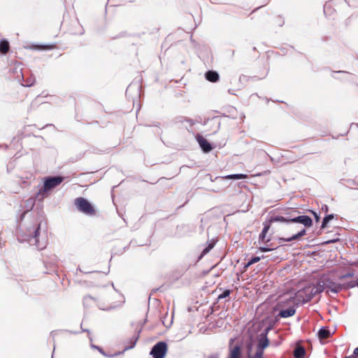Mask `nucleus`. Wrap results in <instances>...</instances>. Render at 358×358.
I'll list each match as a JSON object with an SVG mask.
<instances>
[{"label": "nucleus", "mask_w": 358, "mask_h": 358, "mask_svg": "<svg viewBox=\"0 0 358 358\" xmlns=\"http://www.w3.org/2000/svg\"><path fill=\"white\" fill-rule=\"evenodd\" d=\"M16 236L19 242H27L41 250L48 243L47 231L42 230V220L40 216L23 212L17 222Z\"/></svg>", "instance_id": "obj_1"}, {"label": "nucleus", "mask_w": 358, "mask_h": 358, "mask_svg": "<svg viewBox=\"0 0 358 358\" xmlns=\"http://www.w3.org/2000/svg\"><path fill=\"white\" fill-rule=\"evenodd\" d=\"M271 329V326L266 327L257 336V340L253 339L252 336H246L247 358H263L264 350L269 345L268 334Z\"/></svg>", "instance_id": "obj_2"}, {"label": "nucleus", "mask_w": 358, "mask_h": 358, "mask_svg": "<svg viewBox=\"0 0 358 358\" xmlns=\"http://www.w3.org/2000/svg\"><path fill=\"white\" fill-rule=\"evenodd\" d=\"M289 220L291 221V224H301L303 225V227H302L296 233L294 234L292 236L289 237L278 238V242L280 243L282 242H290L293 241L299 240L302 236H303L306 234V230L305 227H310L313 225V220L308 215H303L294 217L291 215Z\"/></svg>", "instance_id": "obj_3"}, {"label": "nucleus", "mask_w": 358, "mask_h": 358, "mask_svg": "<svg viewBox=\"0 0 358 358\" xmlns=\"http://www.w3.org/2000/svg\"><path fill=\"white\" fill-rule=\"evenodd\" d=\"M246 336L241 339L231 338L229 344V355L228 358L248 357Z\"/></svg>", "instance_id": "obj_4"}, {"label": "nucleus", "mask_w": 358, "mask_h": 358, "mask_svg": "<svg viewBox=\"0 0 358 358\" xmlns=\"http://www.w3.org/2000/svg\"><path fill=\"white\" fill-rule=\"evenodd\" d=\"M317 294L319 293L315 285L314 284L308 285L296 292L293 298L294 302L297 306L303 305L310 301Z\"/></svg>", "instance_id": "obj_5"}, {"label": "nucleus", "mask_w": 358, "mask_h": 358, "mask_svg": "<svg viewBox=\"0 0 358 358\" xmlns=\"http://www.w3.org/2000/svg\"><path fill=\"white\" fill-rule=\"evenodd\" d=\"M64 180L62 176H50L45 178L43 186L39 189L38 194H43L56 187Z\"/></svg>", "instance_id": "obj_6"}, {"label": "nucleus", "mask_w": 358, "mask_h": 358, "mask_svg": "<svg viewBox=\"0 0 358 358\" xmlns=\"http://www.w3.org/2000/svg\"><path fill=\"white\" fill-rule=\"evenodd\" d=\"M138 336H133L132 338H131L127 343V345H125L122 350H118L113 352L110 355L106 354L102 348H99V346H96L93 344L91 345L92 348H96L99 350V351L101 352V354L106 357H116L122 355L124 351L129 350L132 348H134L136 345V343L138 340Z\"/></svg>", "instance_id": "obj_7"}, {"label": "nucleus", "mask_w": 358, "mask_h": 358, "mask_svg": "<svg viewBox=\"0 0 358 358\" xmlns=\"http://www.w3.org/2000/svg\"><path fill=\"white\" fill-rule=\"evenodd\" d=\"M75 205L78 210L84 214L92 215L95 213V210L91 203L85 198L78 197L76 199Z\"/></svg>", "instance_id": "obj_8"}, {"label": "nucleus", "mask_w": 358, "mask_h": 358, "mask_svg": "<svg viewBox=\"0 0 358 358\" xmlns=\"http://www.w3.org/2000/svg\"><path fill=\"white\" fill-rule=\"evenodd\" d=\"M167 352V344L164 341L156 343L150 351L153 358H164Z\"/></svg>", "instance_id": "obj_9"}, {"label": "nucleus", "mask_w": 358, "mask_h": 358, "mask_svg": "<svg viewBox=\"0 0 358 358\" xmlns=\"http://www.w3.org/2000/svg\"><path fill=\"white\" fill-rule=\"evenodd\" d=\"M332 282L328 275H324L321 276L316 284H315L318 293L320 294L326 289L329 292L331 287Z\"/></svg>", "instance_id": "obj_10"}, {"label": "nucleus", "mask_w": 358, "mask_h": 358, "mask_svg": "<svg viewBox=\"0 0 358 358\" xmlns=\"http://www.w3.org/2000/svg\"><path fill=\"white\" fill-rule=\"evenodd\" d=\"M203 124L204 125L209 124L210 129H209L208 131L211 134H216L219 131V129L220 128L221 122H220V117L218 116H215V117H213L212 118H208V119L205 120Z\"/></svg>", "instance_id": "obj_11"}, {"label": "nucleus", "mask_w": 358, "mask_h": 358, "mask_svg": "<svg viewBox=\"0 0 358 358\" xmlns=\"http://www.w3.org/2000/svg\"><path fill=\"white\" fill-rule=\"evenodd\" d=\"M291 214L289 213H286L285 216L279 215H272L268 217V220L266 222H267V223H270V225L273 222H284L291 224V221L289 220Z\"/></svg>", "instance_id": "obj_12"}, {"label": "nucleus", "mask_w": 358, "mask_h": 358, "mask_svg": "<svg viewBox=\"0 0 358 358\" xmlns=\"http://www.w3.org/2000/svg\"><path fill=\"white\" fill-rule=\"evenodd\" d=\"M196 140L200 147L205 152H208L213 149V147L211 146L210 143H208V141L206 139H205L202 136L197 135Z\"/></svg>", "instance_id": "obj_13"}, {"label": "nucleus", "mask_w": 358, "mask_h": 358, "mask_svg": "<svg viewBox=\"0 0 358 358\" xmlns=\"http://www.w3.org/2000/svg\"><path fill=\"white\" fill-rule=\"evenodd\" d=\"M295 313H296L295 306H292L287 309L281 310L278 313V316L280 317L287 318V317L293 316L295 314Z\"/></svg>", "instance_id": "obj_14"}, {"label": "nucleus", "mask_w": 358, "mask_h": 358, "mask_svg": "<svg viewBox=\"0 0 358 358\" xmlns=\"http://www.w3.org/2000/svg\"><path fill=\"white\" fill-rule=\"evenodd\" d=\"M263 226H264V227H263V229H262L261 234H259V241H261L262 242L268 243V241H270V238L266 239V236L268 231L270 229V227H271L270 223H267V222H264L263 223Z\"/></svg>", "instance_id": "obj_15"}, {"label": "nucleus", "mask_w": 358, "mask_h": 358, "mask_svg": "<svg viewBox=\"0 0 358 358\" xmlns=\"http://www.w3.org/2000/svg\"><path fill=\"white\" fill-rule=\"evenodd\" d=\"M205 78L207 80L215 83L219 80L220 76L217 71H208L205 73Z\"/></svg>", "instance_id": "obj_16"}, {"label": "nucleus", "mask_w": 358, "mask_h": 358, "mask_svg": "<svg viewBox=\"0 0 358 358\" xmlns=\"http://www.w3.org/2000/svg\"><path fill=\"white\" fill-rule=\"evenodd\" d=\"M317 336L320 340L327 339L330 337L331 332L329 327H322L317 332Z\"/></svg>", "instance_id": "obj_17"}, {"label": "nucleus", "mask_w": 358, "mask_h": 358, "mask_svg": "<svg viewBox=\"0 0 358 358\" xmlns=\"http://www.w3.org/2000/svg\"><path fill=\"white\" fill-rule=\"evenodd\" d=\"M306 355L304 347L301 345H296L294 350V358H303Z\"/></svg>", "instance_id": "obj_18"}, {"label": "nucleus", "mask_w": 358, "mask_h": 358, "mask_svg": "<svg viewBox=\"0 0 358 358\" xmlns=\"http://www.w3.org/2000/svg\"><path fill=\"white\" fill-rule=\"evenodd\" d=\"M248 178V176L243 173H236V174H231L227 175L223 177H217L216 179H234V180H240V179H245Z\"/></svg>", "instance_id": "obj_19"}, {"label": "nucleus", "mask_w": 358, "mask_h": 358, "mask_svg": "<svg viewBox=\"0 0 358 358\" xmlns=\"http://www.w3.org/2000/svg\"><path fill=\"white\" fill-rule=\"evenodd\" d=\"M22 78L23 79V83L22 85L24 87H31L35 83V78L33 76H29L28 78L24 79V73H21Z\"/></svg>", "instance_id": "obj_20"}, {"label": "nucleus", "mask_w": 358, "mask_h": 358, "mask_svg": "<svg viewBox=\"0 0 358 358\" xmlns=\"http://www.w3.org/2000/svg\"><path fill=\"white\" fill-rule=\"evenodd\" d=\"M334 1L327 2L324 6V13L327 15H331L334 13L333 5Z\"/></svg>", "instance_id": "obj_21"}, {"label": "nucleus", "mask_w": 358, "mask_h": 358, "mask_svg": "<svg viewBox=\"0 0 358 358\" xmlns=\"http://www.w3.org/2000/svg\"><path fill=\"white\" fill-rule=\"evenodd\" d=\"M9 43L6 39H1L0 41V52L2 54H6L9 50Z\"/></svg>", "instance_id": "obj_22"}, {"label": "nucleus", "mask_w": 358, "mask_h": 358, "mask_svg": "<svg viewBox=\"0 0 358 358\" xmlns=\"http://www.w3.org/2000/svg\"><path fill=\"white\" fill-rule=\"evenodd\" d=\"M236 113H237V111H236V108H234L233 106H229L228 108L227 113H223L222 116L231 117L232 119H236Z\"/></svg>", "instance_id": "obj_23"}, {"label": "nucleus", "mask_w": 358, "mask_h": 358, "mask_svg": "<svg viewBox=\"0 0 358 358\" xmlns=\"http://www.w3.org/2000/svg\"><path fill=\"white\" fill-rule=\"evenodd\" d=\"M215 241L214 240H212L211 242H210L208 244V246L206 247L201 252V255L199 256V259H201L204 255H206L207 253L209 252V251L213 248V247L215 246Z\"/></svg>", "instance_id": "obj_24"}, {"label": "nucleus", "mask_w": 358, "mask_h": 358, "mask_svg": "<svg viewBox=\"0 0 358 358\" xmlns=\"http://www.w3.org/2000/svg\"><path fill=\"white\" fill-rule=\"evenodd\" d=\"M31 177L32 175L31 173H27L24 177H20L19 182L24 185V187L28 186L30 184Z\"/></svg>", "instance_id": "obj_25"}, {"label": "nucleus", "mask_w": 358, "mask_h": 358, "mask_svg": "<svg viewBox=\"0 0 358 358\" xmlns=\"http://www.w3.org/2000/svg\"><path fill=\"white\" fill-rule=\"evenodd\" d=\"M334 214H330V215H327V216H325L322 220L321 228L324 229L327 227L329 222L330 220H331L332 219H334Z\"/></svg>", "instance_id": "obj_26"}, {"label": "nucleus", "mask_w": 358, "mask_h": 358, "mask_svg": "<svg viewBox=\"0 0 358 358\" xmlns=\"http://www.w3.org/2000/svg\"><path fill=\"white\" fill-rule=\"evenodd\" d=\"M342 289V287L341 285L337 284L334 282H332L331 287L330 288V290L333 293H338Z\"/></svg>", "instance_id": "obj_27"}, {"label": "nucleus", "mask_w": 358, "mask_h": 358, "mask_svg": "<svg viewBox=\"0 0 358 358\" xmlns=\"http://www.w3.org/2000/svg\"><path fill=\"white\" fill-rule=\"evenodd\" d=\"M178 122H187L189 124L190 127H192V125L194 124V122L193 120H192L190 118H187V117H179Z\"/></svg>", "instance_id": "obj_28"}, {"label": "nucleus", "mask_w": 358, "mask_h": 358, "mask_svg": "<svg viewBox=\"0 0 358 358\" xmlns=\"http://www.w3.org/2000/svg\"><path fill=\"white\" fill-rule=\"evenodd\" d=\"M230 293H231V290L225 289V290H224V292L222 294H220L217 296V299L218 300H221V299H225V298H227V296H229Z\"/></svg>", "instance_id": "obj_29"}, {"label": "nucleus", "mask_w": 358, "mask_h": 358, "mask_svg": "<svg viewBox=\"0 0 358 358\" xmlns=\"http://www.w3.org/2000/svg\"><path fill=\"white\" fill-rule=\"evenodd\" d=\"M52 45H36L34 46V48L36 50H50L52 49Z\"/></svg>", "instance_id": "obj_30"}, {"label": "nucleus", "mask_w": 358, "mask_h": 358, "mask_svg": "<svg viewBox=\"0 0 358 358\" xmlns=\"http://www.w3.org/2000/svg\"><path fill=\"white\" fill-rule=\"evenodd\" d=\"M261 259V258L259 257H252L249 261L246 264V266H249L255 263H257L258 262L259 260Z\"/></svg>", "instance_id": "obj_31"}, {"label": "nucleus", "mask_w": 358, "mask_h": 358, "mask_svg": "<svg viewBox=\"0 0 358 358\" xmlns=\"http://www.w3.org/2000/svg\"><path fill=\"white\" fill-rule=\"evenodd\" d=\"M354 273L351 272H348L345 274H343L339 277L341 280H344L345 278H352L353 276Z\"/></svg>", "instance_id": "obj_32"}, {"label": "nucleus", "mask_w": 358, "mask_h": 358, "mask_svg": "<svg viewBox=\"0 0 358 358\" xmlns=\"http://www.w3.org/2000/svg\"><path fill=\"white\" fill-rule=\"evenodd\" d=\"M273 250V248H271L269 247H267V246H264V247H260L259 248V250L261 252H268V251H271Z\"/></svg>", "instance_id": "obj_33"}, {"label": "nucleus", "mask_w": 358, "mask_h": 358, "mask_svg": "<svg viewBox=\"0 0 358 358\" xmlns=\"http://www.w3.org/2000/svg\"><path fill=\"white\" fill-rule=\"evenodd\" d=\"M92 297L91 296H85L83 298V304L84 305H86L87 303H88L91 300H92Z\"/></svg>", "instance_id": "obj_34"}, {"label": "nucleus", "mask_w": 358, "mask_h": 358, "mask_svg": "<svg viewBox=\"0 0 358 358\" xmlns=\"http://www.w3.org/2000/svg\"><path fill=\"white\" fill-rule=\"evenodd\" d=\"M26 212H28V213H33V215H36V216L37 215V216H40L41 217H42V216H41V215H39V214H38V213H35L34 212L28 211V210H27ZM41 220H43V218H41ZM43 226H45V224H43ZM45 227H44V229H42V230H44V229H45V230L46 231V229H45ZM42 228H43V227H42Z\"/></svg>", "instance_id": "obj_35"}, {"label": "nucleus", "mask_w": 358, "mask_h": 358, "mask_svg": "<svg viewBox=\"0 0 358 358\" xmlns=\"http://www.w3.org/2000/svg\"><path fill=\"white\" fill-rule=\"evenodd\" d=\"M329 208L327 205H322V210L327 213L328 212Z\"/></svg>", "instance_id": "obj_36"}, {"label": "nucleus", "mask_w": 358, "mask_h": 358, "mask_svg": "<svg viewBox=\"0 0 358 358\" xmlns=\"http://www.w3.org/2000/svg\"><path fill=\"white\" fill-rule=\"evenodd\" d=\"M220 356V354L215 353V354L211 355L208 358H218Z\"/></svg>", "instance_id": "obj_37"}, {"label": "nucleus", "mask_w": 358, "mask_h": 358, "mask_svg": "<svg viewBox=\"0 0 358 358\" xmlns=\"http://www.w3.org/2000/svg\"><path fill=\"white\" fill-rule=\"evenodd\" d=\"M296 228H297V227H296V225H292V226H290V229H291L292 231H296Z\"/></svg>", "instance_id": "obj_38"}, {"label": "nucleus", "mask_w": 358, "mask_h": 358, "mask_svg": "<svg viewBox=\"0 0 358 358\" xmlns=\"http://www.w3.org/2000/svg\"><path fill=\"white\" fill-rule=\"evenodd\" d=\"M348 183L349 185H355V182L354 180H348Z\"/></svg>", "instance_id": "obj_39"}, {"label": "nucleus", "mask_w": 358, "mask_h": 358, "mask_svg": "<svg viewBox=\"0 0 358 358\" xmlns=\"http://www.w3.org/2000/svg\"><path fill=\"white\" fill-rule=\"evenodd\" d=\"M338 240V239H334V240L328 241H327L326 243H335V242H336Z\"/></svg>", "instance_id": "obj_40"}, {"label": "nucleus", "mask_w": 358, "mask_h": 358, "mask_svg": "<svg viewBox=\"0 0 358 358\" xmlns=\"http://www.w3.org/2000/svg\"><path fill=\"white\" fill-rule=\"evenodd\" d=\"M353 355L356 356L358 355V347L355 349Z\"/></svg>", "instance_id": "obj_41"}, {"label": "nucleus", "mask_w": 358, "mask_h": 358, "mask_svg": "<svg viewBox=\"0 0 358 358\" xmlns=\"http://www.w3.org/2000/svg\"><path fill=\"white\" fill-rule=\"evenodd\" d=\"M344 358H355L353 355L349 356V357H345Z\"/></svg>", "instance_id": "obj_42"}, {"label": "nucleus", "mask_w": 358, "mask_h": 358, "mask_svg": "<svg viewBox=\"0 0 358 358\" xmlns=\"http://www.w3.org/2000/svg\"><path fill=\"white\" fill-rule=\"evenodd\" d=\"M337 73H346V72L345 71H339Z\"/></svg>", "instance_id": "obj_43"}, {"label": "nucleus", "mask_w": 358, "mask_h": 358, "mask_svg": "<svg viewBox=\"0 0 358 358\" xmlns=\"http://www.w3.org/2000/svg\"><path fill=\"white\" fill-rule=\"evenodd\" d=\"M315 216L316 217V219L317 220L318 217H317V214H315Z\"/></svg>", "instance_id": "obj_44"}, {"label": "nucleus", "mask_w": 358, "mask_h": 358, "mask_svg": "<svg viewBox=\"0 0 358 358\" xmlns=\"http://www.w3.org/2000/svg\"><path fill=\"white\" fill-rule=\"evenodd\" d=\"M357 285H358V283H357Z\"/></svg>", "instance_id": "obj_45"}]
</instances>
